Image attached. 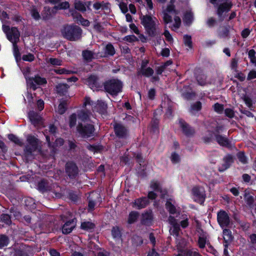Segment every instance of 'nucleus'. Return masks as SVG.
I'll return each instance as SVG.
<instances>
[{"mask_svg": "<svg viewBox=\"0 0 256 256\" xmlns=\"http://www.w3.org/2000/svg\"><path fill=\"white\" fill-rule=\"evenodd\" d=\"M166 208L171 214H174L176 213V208L171 202L169 201L166 202Z\"/></svg>", "mask_w": 256, "mask_h": 256, "instance_id": "nucleus-41", "label": "nucleus"}, {"mask_svg": "<svg viewBox=\"0 0 256 256\" xmlns=\"http://www.w3.org/2000/svg\"><path fill=\"white\" fill-rule=\"evenodd\" d=\"M94 8L96 10H107L109 8L108 4H106V3H104V2H96L94 4Z\"/></svg>", "mask_w": 256, "mask_h": 256, "instance_id": "nucleus-31", "label": "nucleus"}, {"mask_svg": "<svg viewBox=\"0 0 256 256\" xmlns=\"http://www.w3.org/2000/svg\"><path fill=\"white\" fill-rule=\"evenodd\" d=\"M248 57L250 58V62H252L256 58L255 56V51L254 50H250L248 53Z\"/></svg>", "mask_w": 256, "mask_h": 256, "instance_id": "nucleus-63", "label": "nucleus"}, {"mask_svg": "<svg viewBox=\"0 0 256 256\" xmlns=\"http://www.w3.org/2000/svg\"><path fill=\"white\" fill-rule=\"evenodd\" d=\"M197 80L200 85L204 86L206 84V76L204 74L198 76Z\"/></svg>", "mask_w": 256, "mask_h": 256, "instance_id": "nucleus-49", "label": "nucleus"}, {"mask_svg": "<svg viewBox=\"0 0 256 256\" xmlns=\"http://www.w3.org/2000/svg\"><path fill=\"white\" fill-rule=\"evenodd\" d=\"M85 82L94 91L98 90L102 86L98 78L96 76H90L85 80Z\"/></svg>", "mask_w": 256, "mask_h": 256, "instance_id": "nucleus-10", "label": "nucleus"}, {"mask_svg": "<svg viewBox=\"0 0 256 256\" xmlns=\"http://www.w3.org/2000/svg\"><path fill=\"white\" fill-rule=\"evenodd\" d=\"M78 132L84 137H90L93 135L94 132V126L92 124H89L83 126L82 124H79L78 126Z\"/></svg>", "mask_w": 256, "mask_h": 256, "instance_id": "nucleus-9", "label": "nucleus"}, {"mask_svg": "<svg viewBox=\"0 0 256 256\" xmlns=\"http://www.w3.org/2000/svg\"><path fill=\"white\" fill-rule=\"evenodd\" d=\"M163 17L162 19L165 24H168L172 22V15H176L177 12L174 9L173 4H169L166 8L162 11ZM174 23L172 26V30H176L178 28L181 24V20L179 16H174Z\"/></svg>", "mask_w": 256, "mask_h": 256, "instance_id": "nucleus-2", "label": "nucleus"}, {"mask_svg": "<svg viewBox=\"0 0 256 256\" xmlns=\"http://www.w3.org/2000/svg\"><path fill=\"white\" fill-rule=\"evenodd\" d=\"M206 239L203 237H200L198 240V244L200 248H204L206 244Z\"/></svg>", "mask_w": 256, "mask_h": 256, "instance_id": "nucleus-62", "label": "nucleus"}, {"mask_svg": "<svg viewBox=\"0 0 256 256\" xmlns=\"http://www.w3.org/2000/svg\"><path fill=\"white\" fill-rule=\"evenodd\" d=\"M118 6L120 10L123 13L125 14L128 12V6L127 4L126 3L123 2L122 1H121L120 2H119Z\"/></svg>", "mask_w": 256, "mask_h": 256, "instance_id": "nucleus-54", "label": "nucleus"}, {"mask_svg": "<svg viewBox=\"0 0 256 256\" xmlns=\"http://www.w3.org/2000/svg\"><path fill=\"white\" fill-rule=\"evenodd\" d=\"M184 43L186 46L191 48H192V42L191 40V36H184Z\"/></svg>", "mask_w": 256, "mask_h": 256, "instance_id": "nucleus-46", "label": "nucleus"}, {"mask_svg": "<svg viewBox=\"0 0 256 256\" xmlns=\"http://www.w3.org/2000/svg\"><path fill=\"white\" fill-rule=\"evenodd\" d=\"M104 53L100 52V57H106L108 56H112L115 54L114 47L111 44H108L104 47Z\"/></svg>", "mask_w": 256, "mask_h": 256, "instance_id": "nucleus-23", "label": "nucleus"}, {"mask_svg": "<svg viewBox=\"0 0 256 256\" xmlns=\"http://www.w3.org/2000/svg\"><path fill=\"white\" fill-rule=\"evenodd\" d=\"M214 136L216 141L220 145L226 147L230 146V141L226 136L220 135L217 133L214 134Z\"/></svg>", "mask_w": 256, "mask_h": 256, "instance_id": "nucleus-22", "label": "nucleus"}, {"mask_svg": "<svg viewBox=\"0 0 256 256\" xmlns=\"http://www.w3.org/2000/svg\"><path fill=\"white\" fill-rule=\"evenodd\" d=\"M8 238L4 235L0 236V248L6 246L8 244Z\"/></svg>", "mask_w": 256, "mask_h": 256, "instance_id": "nucleus-44", "label": "nucleus"}, {"mask_svg": "<svg viewBox=\"0 0 256 256\" xmlns=\"http://www.w3.org/2000/svg\"><path fill=\"white\" fill-rule=\"evenodd\" d=\"M56 92L60 94H64L68 88V84H60L57 85Z\"/></svg>", "mask_w": 256, "mask_h": 256, "instance_id": "nucleus-28", "label": "nucleus"}, {"mask_svg": "<svg viewBox=\"0 0 256 256\" xmlns=\"http://www.w3.org/2000/svg\"><path fill=\"white\" fill-rule=\"evenodd\" d=\"M74 8L82 12H84L86 9V4L84 2L81 1H75L74 3Z\"/></svg>", "mask_w": 256, "mask_h": 256, "instance_id": "nucleus-30", "label": "nucleus"}, {"mask_svg": "<svg viewBox=\"0 0 256 256\" xmlns=\"http://www.w3.org/2000/svg\"><path fill=\"white\" fill-rule=\"evenodd\" d=\"M238 60L236 58L232 59L230 63V67L234 71H236V68L238 67Z\"/></svg>", "mask_w": 256, "mask_h": 256, "instance_id": "nucleus-58", "label": "nucleus"}, {"mask_svg": "<svg viewBox=\"0 0 256 256\" xmlns=\"http://www.w3.org/2000/svg\"><path fill=\"white\" fill-rule=\"evenodd\" d=\"M70 7V4L68 2H61L57 6H55L53 8V10H55L56 12V10H65Z\"/></svg>", "mask_w": 256, "mask_h": 256, "instance_id": "nucleus-37", "label": "nucleus"}, {"mask_svg": "<svg viewBox=\"0 0 256 256\" xmlns=\"http://www.w3.org/2000/svg\"><path fill=\"white\" fill-rule=\"evenodd\" d=\"M138 216V213L136 212L132 211L128 215V222L130 224L134 222Z\"/></svg>", "mask_w": 256, "mask_h": 256, "instance_id": "nucleus-32", "label": "nucleus"}, {"mask_svg": "<svg viewBox=\"0 0 256 256\" xmlns=\"http://www.w3.org/2000/svg\"><path fill=\"white\" fill-rule=\"evenodd\" d=\"M148 204V198L144 197L136 200L133 203L132 206L138 209H142L145 208Z\"/></svg>", "mask_w": 256, "mask_h": 256, "instance_id": "nucleus-20", "label": "nucleus"}, {"mask_svg": "<svg viewBox=\"0 0 256 256\" xmlns=\"http://www.w3.org/2000/svg\"><path fill=\"white\" fill-rule=\"evenodd\" d=\"M168 222L171 224L172 227L170 230V234L172 235H174L176 236H178L179 232L180 230V224L178 222L177 220L173 216H170L168 218Z\"/></svg>", "mask_w": 256, "mask_h": 256, "instance_id": "nucleus-12", "label": "nucleus"}, {"mask_svg": "<svg viewBox=\"0 0 256 256\" xmlns=\"http://www.w3.org/2000/svg\"><path fill=\"white\" fill-rule=\"evenodd\" d=\"M105 90L111 95L116 96L121 92L122 88V82L118 79H111L104 84Z\"/></svg>", "mask_w": 256, "mask_h": 256, "instance_id": "nucleus-5", "label": "nucleus"}, {"mask_svg": "<svg viewBox=\"0 0 256 256\" xmlns=\"http://www.w3.org/2000/svg\"><path fill=\"white\" fill-rule=\"evenodd\" d=\"M232 30V28L229 26L222 28L218 33L219 37L220 38H229Z\"/></svg>", "mask_w": 256, "mask_h": 256, "instance_id": "nucleus-24", "label": "nucleus"}, {"mask_svg": "<svg viewBox=\"0 0 256 256\" xmlns=\"http://www.w3.org/2000/svg\"><path fill=\"white\" fill-rule=\"evenodd\" d=\"M76 226L75 219L66 222L62 227V232L64 234H68L72 232Z\"/></svg>", "mask_w": 256, "mask_h": 256, "instance_id": "nucleus-16", "label": "nucleus"}, {"mask_svg": "<svg viewBox=\"0 0 256 256\" xmlns=\"http://www.w3.org/2000/svg\"><path fill=\"white\" fill-rule=\"evenodd\" d=\"M27 83L34 90L36 88V85H43L46 84V78L39 76L30 77L27 78Z\"/></svg>", "mask_w": 256, "mask_h": 256, "instance_id": "nucleus-11", "label": "nucleus"}, {"mask_svg": "<svg viewBox=\"0 0 256 256\" xmlns=\"http://www.w3.org/2000/svg\"><path fill=\"white\" fill-rule=\"evenodd\" d=\"M214 7L216 8V14L220 20L224 19V14L228 12L232 7L231 0H210Z\"/></svg>", "mask_w": 256, "mask_h": 256, "instance_id": "nucleus-4", "label": "nucleus"}, {"mask_svg": "<svg viewBox=\"0 0 256 256\" xmlns=\"http://www.w3.org/2000/svg\"><path fill=\"white\" fill-rule=\"evenodd\" d=\"M223 237L226 243L230 242L232 238L231 232L228 229H224L223 230Z\"/></svg>", "mask_w": 256, "mask_h": 256, "instance_id": "nucleus-34", "label": "nucleus"}, {"mask_svg": "<svg viewBox=\"0 0 256 256\" xmlns=\"http://www.w3.org/2000/svg\"><path fill=\"white\" fill-rule=\"evenodd\" d=\"M82 56L84 60L90 62L94 59L98 58L100 57V52L96 53L90 50H84L82 52Z\"/></svg>", "mask_w": 256, "mask_h": 256, "instance_id": "nucleus-15", "label": "nucleus"}, {"mask_svg": "<svg viewBox=\"0 0 256 256\" xmlns=\"http://www.w3.org/2000/svg\"><path fill=\"white\" fill-rule=\"evenodd\" d=\"M78 117L81 120L85 122L88 119L89 114L84 110H81L78 114Z\"/></svg>", "mask_w": 256, "mask_h": 256, "instance_id": "nucleus-40", "label": "nucleus"}, {"mask_svg": "<svg viewBox=\"0 0 256 256\" xmlns=\"http://www.w3.org/2000/svg\"><path fill=\"white\" fill-rule=\"evenodd\" d=\"M150 186L154 190L161 192L162 198L164 197V195L166 194V191L165 190H162V189L158 182H157L153 181L151 183Z\"/></svg>", "mask_w": 256, "mask_h": 256, "instance_id": "nucleus-26", "label": "nucleus"}, {"mask_svg": "<svg viewBox=\"0 0 256 256\" xmlns=\"http://www.w3.org/2000/svg\"><path fill=\"white\" fill-rule=\"evenodd\" d=\"M94 224L90 222H84L81 224V228L86 230H90L94 229Z\"/></svg>", "mask_w": 256, "mask_h": 256, "instance_id": "nucleus-33", "label": "nucleus"}, {"mask_svg": "<svg viewBox=\"0 0 256 256\" xmlns=\"http://www.w3.org/2000/svg\"><path fill=\"white\" fill-rule=\"evenodd\" d=\"M218 223L222 228L228 227L230 224V216L224 210H220L217 214Z\"/></svg>", "mask_w": 256, "mask_h": 256, "instance_id": "nucleus-8", "label": "nucleus"}, {"mask_svg": "<svg viewBox=\"0 0 256 256\" xmlns=\"http://www.w3.org/2000/svg\"><path fill=\"white\" fill-rule=\"evenodd\" d=\"M180 126L182 128V130L185 134L190 136L194 134V130L190 128L184 121L182 120H179Z\"/></svg>", "mask_w": 256, "mask_h": 256, "instance_id": "nucleus-21", "label": "nucleus"}, {"mask_svg": "<svg viewBox=\"0 0 256 256\" xmlns=\"http://www.w3.org/2000/svg\"><path fill=\"white\" fill-rule=\"evenodd\" d=\"M61 33L64 38L70 40L76 41L80 38L82 30L76 26L67 25L62 28Z\"/></svg>", "mask_w": 256, "mask_h": 256, "instance_id": "nucleus-3", "label": "nucleus"}, {"mask_svg": "<svg viewBox=\"0 0 256 256\" xmlns=\"http://www.w3.org/2000/svg\"><path fill=\"white\" fill-rule=\"evenodd\" d=\"M67 102L66 100H62L58 106V112L60 114H63L66 109Z\"/></svg>", "mask_w": 256, "mask_h": 256, "instance_id": "nucleus-36", "label": "nucleus"}, {"mask_svg": "<svg viewBox=\"0 0 256 256\" xmlns=\"http://www.w3.org/2000/svg\"><path fill=\"white\" fill-rule=\"evenodd\" d=\"M34 56L31 54H24L22 56V60L25 61L32 62L34 60Z\"/></svg>", "mask_w": 256, "mask_h": 256, "instance_id": "nucleus-57", "label": "nucleus"}, {"mask_svg": "<svg viewBox=\"0 0 256 256\" xmlns=\"http://www.w3.org/2000/svg\"><path fill=\"white\" fill-rule=\"evenodd\" d=\"M216 23V19L212 17L208 18L206 20V24L209 27L214 26Z\"/></svg>", "mask_w": 256, "mask_h": 256, "instance_id": "nucleus-56", "label": "nucleus"}, {"mask_svg": "<svg viewBox=\"0 0 256 256\" xmlns=\"http://www.w3.org/2000/svg\"><path fill=\"white\" fill-rule=\"evenodd\" d=\"M30 14L32 17L36 20H38L40 18L39 10L35 7H33L31 9Z\"/></svg>", "mask_w": 256, "mask_h": 256, "instance_id": "nucleus-39", "label": "nucleus"}, {"mask_svg": "<svg viewBox=\"0 0 256 256\" xmlns=\"http://www.w3.org/2000/svg\"><path fill=\"white\" fill-rule=\"evenodd\" d=\"M48 62L53 66L62 65V60L56 58H50L48 60Z\"/></svg>", "mask_w": 256, "mask_h": 256, "instance_id": "nucleus-45", "label": "nucleus"}, {"mask_svg": "<svg viewBox=\"0 0 256 256\" xmlns=\"http://www.w3.org/2000/svg\"><path fill=\"white\" fill-rule=\"evenodd\" d=\"M54 70L56 74H70L72 72V70H68L66 68H58L55 69Z\"/></svg>", "mask_w": 256, "mask_h": 256, "instance_id": "nucleus-47", "label": "nucleus"}, {"mask_svg": "<svg viewBox=\"0 0 256 256\" xmlns=\"http://www.w3.org/2000/svg\"><path fill=\"white\" fill-rule=\"evenodd\" d=\"M255 78H256V71L254 70L250 71L248 74L247 79L250 80Z\"/></svg>", "mask_w": 256, "mask_h": 256, "instance_id": "nucleus-64", "label": "nucleus"}, {"mask_svg": "<svg viewBox=\"0 0 256 256\" xmlns=\"http://www.w3.org/2000/svg\"><path fill=\"white\" fill-rule=\"evenodd\" d=\"M112 234L114 238H120L121 236L120 230L117 227L114 228L112 229Z\"/></svg>", "mask_w": 256, "mask_h": 256, "instance_id": "nucleus-48", "label": "nucleus"}, {"mask_svg": "<svg viewBox=\"0 0 256 256\" xmlns=\"http://www.w3.org/2000/svg\"><path fill=\"white\" fill-rule=\"evenodd\" d=\"M56 13V12L55 10H53V8H50V7L46 6L44 8L42 16L44 19H48Z\"/></svg>", "mask_w": 256, "mask_h": 256, "instance_id": "nucleus-25", "label": "nucleus"}, {"mask_svg": "<svg viewBox=\"0 0 256 256\" xmlns=\"http://www.w3.org/2000/svg\"><path fill=\"white\" fill-rule=\"evenodd\" d=\"M164 35L166 37V40L168 42H172V38L171 34H170L168 30L165 28V30L164 32Z\"/></svg>", "mask_w": 256, "mask_h": 256, "instance_id": "nucleus-60", "label": "nucleus"}, {"mask_svg": "<svg viewBox=\"0 0 256 256\" xmlns=\"http://www.w3.org/2000/svg\"><path fill=\"white\" fill-rule=\"evenodd\" d=\"M27 145L26 146V152L32 154L38 149V140L34 136L29 135L26 138Z\"/></svg>", "mask_w": 256, "mask_h": 256, "instance_id": "nucleus-7", "label": "nucleus"}, {"mask_svg": "<svg viewBox=\"0 0 256 256\" xmlns=\"http://www.w3.org/2000/svg\"><path fill=\"white\" fill-rule=\"evenodd\" d=\"M171 160L172 163L176 164L180 161V157L178 154L173 152L171 156Z\"/></svg>", "mask_w": 256, "mask_h": 256, "instance_id": "nucleus-51", "label": "nucleus"}, {"mask_svg": "<svg viewBox=\"0 0 256 256\" xmlns=\"http://www.w3.org/2000/svg\"><path fill=\"white\" fill-rule=\"evenodd\" d=\"M233 162V157L230 155H227L223 158V162L218 168L220 172H224L228 169Z\"/></svg>", "mask_w": 256, "mask_h": 256, "instance_id": "nucleus-18", "label": "nucleus"}, {"mask_svg": "<svg viewBox=\"0 0 256 256\" xmlns=\"http://www.w3.org/2000/svg\"><path fill=\"white\" fill-rule=\"evenodd\" d=\"M214 109L216 112L221 114L224 111V105L219 103H216L213 106Z\"/></svg>", "mask_w": 256, "mask_h": 256, "instance_id": "nucleus-42", "label": "nucleus"}, {"mask_svg": "<svg viewBox=\"0 0 256 256\" xmlns=\"http://www.w3.org/2000/svg\"><path fill=\"white\" fill-rule=\"evenodd\" d=\"M8 138L10 140L18 146H22L23 145L22 142L18 138L13 134H8Z\"/></svg>", "mask_w": 256, "mask_h": 256, "instance_id": "nucleus-35", "label": "nucleus"}, {"mask_svg": "<svg viewBox=\"0 0 256 256\" xmlns=\"http://www.w3.org/2000/svg\"><path fill=\"white\" fill-rule=\"evenodd\" d=\"M224 114L229 118H233L234 116L235 112L232 108H226L224 110Z\"/></svg>", "mask_w": 256, "mask_h": 256, "instance_id": "nucleus-43", "label": "nucleus"}, {"mask_svg": "<svg viewBox=\"0 0 256 256\" xmlns=\"http://www.w3.org/2000/svg\"><path fill=\"white\" fill-rule=\"evenodd\" d=\"M76 116L74 114H72L70 116V127L74 126L76 124Z\"/></svg>", "mask_w": 256, "mask_h": 256, "instance_id": "nucleus-52", "label": "nucleus"}, {"mask_svg": "<svg viewBox=\"0 0 256 256\" xmlns=\"http://www.w3.org/2000/svg\"><path fill=\"white\" fill-rule=\"evenodd\" d=\"M141 23L150 36H154L160 32V22L156 17L149 15L140 16Z\"/></svg>", "mask_w": 256, "mask_h": 256, "instance_id": "nucleus-1", "label": "nucleus"}, {"mask_svg": "<svg viewBox=\"0 0 256 256\" xmlns=\"http://www.w3.org/2000/svg\"><path fill=\"white\" fill-rule=\"evenodd\" d=\"M66 172L70 178L75 176L78 172V169L75 164L68 162L66 164Z\"/></svg>", "mask_w": 256, "mask_h": 256, "instance_id": "nucleus-17", "label": "nucleus"}, {"mask_svg": "<svg viewBox=\"0 0 256 256\" xmlns=\"http://www.w3.org/2000/svg\"><path fill=\"white\" fill-rule=\"evenodd\" d=\"M12 44L14 54L16 59H18V58L20 56V53L19 52L18 46L16 45V43H12Z\"/></svg>", "mask_w": 256, "mask_h": 256, "instance_id": "nucleus-50", "label": "nucleus"}, {"mask_svg": "<svg viewBox=\"0 0 256 256\" xmlns=\"http://www.w3.org/2000/svg\"><path fill=\"white\" fill-rule=\"evenodd\" d=\"M124 40L128 42H133L136 41L137 38L134 35L127 36L124 38Z\"/></svg>", "mask_w": 256, "mask_h": 256, "instance_id": "nucleus-59", "label": "nucleus"}, {"mask_svg": "<svg viewBox=\"0 0 256 256\" xmlns=\"http://www.w3.org/2000/svg\"><path fill=\"white\" fill-rule=\"evenodd\" d=\"M114 128L116 135L120 138H124L128 134L127 129L121 124H116Z\"/></svg>", "mask_w": 256, "mask_h": 256, "instance_id": "nucleus-19", "label": "nucleus"}, {"mask_svg": "<svg viewBox=\"0 0 256 256\" xmlns=\"http://www.w3.org/2000/svg\"><path fill=\"white\" fill-rule=\"evenodd\" d=\"M29 118L31 122L35 126H42L43 120L42 117L34 111L30 112L28 114Z\"/></svg>", "mask_w": 256, "mask_h": 256, "instance_id": "nucleus-14", "label": "nucleus"}, {"mask_svg": "<svg viewBox=\"0 0 256 256\" xmlns=\"http://www.w3.org/2000/svg\"><path fill=\"white\" fill-rule=\"evenodd\" d=\"M140 72L146 77H150L153 74L154 71L151 68L146 67L141 68Z\"/></svg>", "mask_w": 256, "mask_h": 256, "instance_id": "nucleus-29", "label": "nucleus"}, {"mask_svg": "<svg viewBox=\"0 0 256 256\" xmlns=\"http://www.w3.org/2000/svg\"><path fill=\"white\" fill-rule=\"evenodd\" d=\"M237 156L238 160L242 163L245 164L246 162V159L244 152H239L237 154Z\"/></svg>", "mask_w": 256, "mask_h": 256, "instance_id": "nucleus-55", "label": "nucleus"}, {"mask_svg": "<svg viewBox=\"0 0 256 256\" xmlns=\"http://www.w3.org/2000/svg\"><path fill=\"white\" fill-rule=\"evenodd\" d=\"M244 198L246 204L248 205L249 206H250V208L253 206L254 198V196L248 193L246 191H245Z\"/></svg>", "mask_w": 256, "mask_h": 256, "instance_id": "nucleus-27", "label": "nucleus"}, {"mask_svg": "<svg viewBox=\"0 0 256 256\" xmlns=\"http://www.w3.org/2000/svg\"><path fill=\"white\" fill-rule=\"evenodd\" d=\"M202 104L200 102H197L191 106L190 112L194 114L196 112L199 111L201 110Z\"/></svg>", "mask_w": 256, "mask_h": 256, "instance_id": "nucleus-38", "label": "nucleus"}, {"mask_svg": "<svg viewBox=\"0 0 256 256\" xmlns=\"http://www.w3.org/2000/svg\"><path fill=\"white\" fill-rule=\"evenodd\" d=\"M2 30L6 34L7 38L12 43H17L20 40V34L18 30L15 28H11L5 25L2 26Z\"/></svg>", "mask_w": 256, "mask_h": 256, "instance_id": "nucleus-6", "label": "nucleus"}, {"mask_svg": "<svg viewBox=\"0 0 256 256\" xmlns=\"http://www.w3.org/2000/svg\"><path fill=\"white\" fill-rule=\"evenodd\" d=\"M152 212L151 211L146 212L143 214L144 219L146 220H150L152 219Z\"/></svg>", "mask_w": 256, "mask_h": 256, "instance_id": "nucleus-61", "label": "nucleus"}, {"mask_svg": "<svg viewBox=\"0 0 256 256\" xmlns=\"http://www.w3.org/2000/svg\"><path fill=\"white\" fill-rule=\"evenodd\" d=\"M1 220L5 222L7 224H10L11 222L10 220V216L9 215L6 214H3L0 217Z\"/></svg>", "mask_w": 256, "mask_h": 256, "instance_id": "nucleus-53", "label": "nucleus"}, {"mask_svg": "<svg viewBox=\"0 0 256 256\" xmlns=\"http://www.w3.org/2000/svg\"><path fill=\"white\" fill-rule=\"evenodd\" d=\"M192 193L196 197V200L200 202H204L205 197V191L202 187H195L192 189Z\"/></svg>", "mask_w": 256, "mask_h": 256, "instance_id": "nucleus-13", "label": "nucleus"}]
</instances>
